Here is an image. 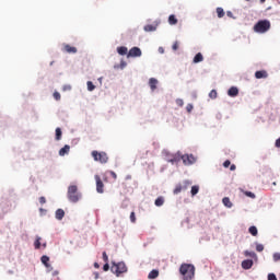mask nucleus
<instances>
[{"label": "nucleus", "instance_id": "1", "mask_svg": "<svg viewBox=\"0 0 280 280\" xmlns=\"http://www.w3.org/2000/svg\"><path fill=\"white\" fill-rule=\"evenodd\" d=\"M179 272L184 280H192L196 277V267L191 264H182Z\"/></svg>", "mask_w": 280, "mask_h": 280}, {"label": "nucleus", "instance_id": "2", "mask_svg": "<svg viewBox=\"0 0 280 280\" xmlns=\"http://www.w3.org/2000/svg\"><path fill=\"white\" fill-rule=\"evenodd\" d=\"M270 30V21L260 20L254 25V32L257 34H266Z\"/></svg>", "mask_w": 280, "mask_h": 280}, {"label": "nucleus", "instance_id": "3", "mask_svg": "<svg viewBox=\"0 0 280 280\" xmlns=\"http://www.w3.org/2000/svg\"><path fill=\"white\" fill-rule=\"evenodd\" d=\"M81 198L80 192H78V186L71 185L68 187V199L70 202H78Z\"/></svg>", "mask_w": 280, "mask_h": 280}, {"label": "nucleus", "instance_id": "4", "mask_svg": "<svg viewBox=\"0 0 280 280\" xmlns=\"http://www.w3.org/2000/svg\"><path fill=\"white\" fill-rule=\"evenodd\" d=\"M92 158L97 163L106 164L108 163V154L104 151H92Z\"/></svg>", "mask_w": 280, "mask_h": 280}, {"label": "nucleus", "instance_id": "5", "mask_svg": "<svg viewBox=\"0 0 280 280\" xmlns=\"http://www.w3.org/2000/svg\"><path fill=\"white\" fill-rule=\"evenodd\" d=\"M112 272H114L116 277H119L120 275H124V272H128V267H126L125 262L114 264L112 266Z\"/></svg>", "mask_w": 280, "mask_h": 280}, {"label": "nucleus", "instance_id": "6", "mask_svg": "<svg viewBox=\"0 0 280 280\" xmlns=\"http://www.w3.org/2000/svg\"><path fill=\"white\" fill-rule=\"evenodd\" d=\"M142 51L139 47H132L127 54V58H141Z\"/></svg>", "mask_w": 280, "mask_h": 280}, {"label": "nucleus", "instance_id": "7", "mask_svg": "<svg viewBox=\"0 0 280 280\" xmlns=\"http://www.w3.org/2000/svg\"><path fill=\"white\" fill-rule=\"evenodd\" d=\"M182 161L184 165H194L196 163V156L194 154H184L182 155Z\"/></svg>", "mask_w": 280, "mask_h": 280}, {"label": "nucleus", "instance_id": "8", "mask_svg": "<svg viewBox=\"0 0 280 280\" xmlns=\"http://www.w3.org/2000/svg\"><path fill=\"white\" fill-rule=\"evenodd\" d=\"M94 178L96 180V191L97 194H102L104 191V182H102L100 175H95Z\"/></svg>", "mask_w": 280, "mask_h": 280}, {"label": "nucleus", "instance_id": "9", "mask_svg": "<svg viewBox=\"0 0 280 280\" xmlns=\"http://www.w3.org/2000/svg\"><path fill=\"white\" fill-rule=\"evenodd\" d=\"M62 51H65L66 54H78V48L69 44H63Z\"/></svg>", "mask_w": 280, "mask_h": 280}, {"label": "nucleus", "instance_id": "10", "mask_svg": "<svg viewBox=\"0 0 280 280\" xmlns=\"http://www.w3.org/2000/svg\"><path fill=\"white\" fill-rule=\"evenodd\" d=\"M255 78L257 80L266 79L268 78V72L266 70H259L255 72Z\"/></svg>", "mask_w": 280, "mask_h": 280}, {"label": "nucleus", "instance_id": "11", "mask_svg": "<svg viewBox=\"0 0 280 280\" xmlns=\"http://www.w3.org/2000/svg\"><path fill=\"white\" fill-rule=\"evenodd\" d=\"M228 95L230 97H237V95H240V90L235 86H232V88L229 89Z\"/></svg>", "mask_w": 280, "mask_h": 280}, {"label": "nucleus", "instance_id": "12", "mask_svg": "<svg viewBox=\"0 0 280 280\" xmlns=\"http://www.w3.org/2000/svg\"><path fill=\"white\" fill-rule=\"evenodd\" d=\"M180 161H183V154H180V152H177L175 155H173V158L170 160V163L174 164V163H180Z\"/></svg>", "mask_w": 280, "mask_h": 280}, {"label": "nucleus", "instance_id": "13", "mask_svg": "<svg viewBox=\"0 0 280 280\" xmlns=\"http://www.w3.org/2000/svg\"><path fill=\"white\" fill-rule=\"evenodd\" d=\"M242 268L244 270H250V268H253V260H250V259L243 260Z\"/></svg>", "mask_w": 280, "mask_h": 280}, {"label": "nucleus", "instance_id": "14", "mask_svg": "<svg viewBox=\"0 0 280 280\" xmlns=\"http://www.w3.org/2000/svg\"><path fill=\"white\" fill-rule=\"evenodd\" d=\"M159 84V80L151 78L149 80V86L151 89V91H156V85Z\"/></svg>", "mask_w": 280, "mask_h": 280}, {"label": "nucleus", "instance_id": "15", "mask_svg": "<svg viewBox=\"0 0 280 280\" xmlns=\"http://www.w3.org/2000/svg\"><path fill=\"white\" fill-rule=\"evenodd\" d=\"M70 150L71 147H69V144H66L63 148L59 150V156H65V154H69Z\"/></svg>", "mask_w": 280, "mask_h": 280}, {"label": "nucleus", "instance_id": "16", "mask_svg": "<svg viewBox=\"0 0 280 280\" xmlns=\"http://www.w3.org/2000/svg\"><path fill=\"white\" fill-rule=\"evenodd\" d=\"M202 60H205V57L202 56L201 52H198V54L194 57L192 62H194L195 65H198V62H202Z\"/></svg>", "mask_w": 280, "mask_h": 280}, {"label": "nucleus", "instance_id": "17", "mask_svg": "<svg viewBox=\"0 0 280 280\" xmlns=\"http://www.w3.org/2000/svg\"><path fill=\"white\" fill-rule=\"evenodd\" d=\"M40 261H42V264H44V266L46 268H50L51 267V265H49V256H47V255L42 256Z\"/></svg>", "mask_w": 280, "mask_h": 280}, {"label": "nucleus", "instance_id": "18", "mask_svg": "<svg viewBox=\"0 0 280 280\" xmlns=\"http://www.w3.org/2000/svg\"><path fill=\"white\" fill-rule=\"evenodd\" d=\"M117 51H118L119 56H126V55H128V47L120 46L117 48Z\"/></svg>", "mask_w": 280, "mask_h": 280}, {"label": "nucleus", "instance_id": "19", "mask_svg": "<svg viewBox=\"0 0 280 280\" xmlns=\"http://www.w3.org/2000/svg\"><path fill=\"white\" fill-rule=\"evenodd\" d=\"M222 202H223L224 207H228V209H231V207H233V202H231V199L229 197H224L222 199Z\"/></svg>", "mask_w": 280, "mask_h": 280}, {"label": "nucleus", "instance_id": "20", "mask_svg": "<svg viewBox=\"0 0 280 280\" xmlns=\"http://www.w3.org/2000/svg\"><path fill=\"white\" fill-rule=\"evenodd\" d=\"M248 233H250V235H253L254 237H257V235H258V230H257V226H255V225H252V226H249V229H248Z\"/></svg>", "mask_w": 280, "mask_h": 280}, {"label": "nucleus", "instance_id": "21", "mask_svg": "<svg viewBox=\"0 0 280 280\" xmlns=\"http://www.w3.org/2000/svg\"><path fill=\"white\" fill-rule=\"evenodd\" d=\"M183 189H187V186L183 187V185H176L175 189L173 190V194L178 195Z\"/></svg>", "mask_w": 280, "mask_h": 280}, {"label": "nucleus", "instance_id": "22", "mask_svg": "<svg viewBox=\"0 0 280 280\" xmlns=\"http://www.w3.org/2000/svg\"><path fill=\"white\" fill-rule=\"evenodd\" d=\"M165 205V199L163 197H158L155 199V207H163Z\"/></svg>", "mask_w": 280, "mask_h": 280}, {"label": "nucleus", "instance_id": "23", "mask_svg": "<svg viewBox=\"0 0 280 280\" xmlns=\"http://www.w3.org/2000/svg\"><path fill=\"white\" fill-rule=\"evenodd\" d=\"M62 218H65V210L57 209V211H56V219L57 220H62Z\"/></svg>", "mask_w": 280, "mask_h": 280}, {"label": "nucleus", "instance_id": "24", "mask_svg": "<svg viewBox=\"0 0 280 280\" xmlns=\"http://www.w3.org/2000/svg\"><path fill=\"white\" fill-rule=\"evenodd\" d=\"M168 23H170V25H176V23H178V19H176V15H174V14L170 15Z\"/></svg>", "mask_w": 280, "mask_h": 280}, {"label": "nucleus", "instance_id": "25", "mask_svg": "<svg viewBox=\"0 0 280 280\" xmlns=\"http://www.w3.org/2000/svg\"><path fill=\"white\" fill-rule=\"evenodd\" d=\"M159 277V270L153 269L152 271H150L148 279H156Z\"/></svg>", "mask_w": 280, "mask_h": 280}, {"label": "nucleus", "instance_id": "26", "mask_svg": "<svg viewBox=\"0 0 280 280\" xmlns=\"http://www.w3.org/2000/svg\"><path fill=\"white\" fill-rule=\"evenodd\" d=\"M62 139V130L60 127L56 128V141H60Z\"/></svg>", "mask_w": 280, "mask_h": 280}, {"label": "nucleus", "instance_id": "27", "mask_svg": "<svg viewBox=\"0 0 280 280\" xmlns=\"http://www.w3.org/2000/svg\"><path fill=\"white\" fill-rule=\"evenodd\" d=\"M155 31H156V26L152 24H148L144 26V32H155Z\"/></svg>", "mask_w": 280, "mask_h": 280}, {"label": "nucleus", "instance_id": "28", "mask_svg": "<svg viewBox=\"0 0 280 280\" xmlns=\"http://www.w3.org/2000/svg\"><path fill=\"white\" fill-rule=\"evenodd\" d=\"M217 14H218V18L219 19H223V16H224V9H222V8H217Z\"/></svg>", "mask_w": 280, "mask_h": 280}, {"label": "nucleus", "instance_id": "29", "mask_svg": "<svg viewBox=\"0 0 280 280\" xmlns=\"http://www.w3.org/2000/svg\"><path fill=\"white\" fill-rule=\"evenodd\" d=\"M244 255L245 257H252V258L257 257V254H255V252H249V250H245Z\"/></svg>", "mask_w": 280, "mask_h": 280}, {"label": "nucleus", "instance_id": "30", "mask_svg": "<svg viewBox=\"0 0 280 280\" xmlns=\"http://www.w3.org/2000/svg\"><path fill=\"white\" fill-rule=\"evenodd\" d=\"M209 97L211 100H215V97H218V91L211 90V92L209 93Z\"/></svg>", "mask_w": 280, "mask_h": 280}, {"label": "nucleus", "instance_id": "31", "mask_svg": "<svg viewBox=\"0 0 280 280\" xmlns=\"http://www.w3.org/2000/svg\"><path fill=\"white\" fill-rule=\"evenodd\" d=\"M198 191H200V187L198 186H192L191 187V196H196V194H198Z\"/></svg>", "mask_w": 280, "mask_h": 280}, {"label": "nucleus", "instance_id": "32", "mask_svg": "<svg viewBox=\"0 0 280 280\" xmlns=\"http://www.w3.org/2000/svg\"><path fill=\"white\" fill-rule=\"evenodd\" d=\"M88 91H95V84H93L91 81H88Z\"/></svg>", "mask_w": 280, "mask_h": 280}, {"label": "nucleus", "instance_id": "33", "mask_svg": "<svg viewBox=\"0 0 280 280\" xmlns=\"http://www.w3.org/2000/svg\"><path fill=\"white\" fill-rule=\"evenodd\" d=\"M34 246L36 249L40 248V236H37L35 243H34Z\"/></svg>", "mask_w": 280, "mask_h": 280}, {"label": "nucleus", "instance_id": "34", "mask_svg": "<svg viewBox=\"0 0 280 280\" xmlns=\"http://www.w3.org/2000/svg\"><path fill=\"white\" fill-rule=\"evenodd\" d=\"M175 102H176V104H177L180 108H183V106H185V102H184L182 98H177Z\"/></svg>", "mask_w": 280, "mask_h": 280}, {"label": "nucleus", "instance_id": "35", "mask_svg": "<svg viewBox=\"0 0 280 280\" xmlns=\"http://www.w3.org/2000/svg\"><path fill=\"white\" fill-rule=\"evenodd\" d=\"M130 222H132V224H135V222H137V215L135 214V212L130 213Z\"/></svg>", "mask_w": 280, "mask_h": 280}, {"label": "nucleus", "instance_id": "36", "mask_svg": "<svg viewBox=\"0 0 280 280\" xmlns=\"http://www.w3.org/2000/svg\"><path fill=\"white\" fill-rule=\"evenodd\" d=\"M256 250H257V253H262V250H264V245H262V244H257V245H256Z\"/></svg>", "mask_w": 280, "mask_h": 280}, {"label": "nucleus", "instance_id": "37", "mask_svg": "<svg viewBox=\"0 0 280 280\" xmlns=\"http://www.w3.org/2000/svg\"><path fill=\"white\" fill-rule=\"evenodd\" d=\"M244 195L247 196V198H255V194L252 191H244Z\"/></svg>", "mask_w": 280, "mask_h": 280}, {"label": "nucleus", "instance_id": "38", "mask_svg": "<svg viewBox=\"0 0 280 280\" xmlns=\"http://www.w3.org/2000/svg\"><path fill=\"white\" fill-rule=\"evenodd\" d=\"M273 261H280V253L273 254Z\"/></svg>", "mask_w": 280, "mask_h": 280}, {"label": "nucleus", "instance_id": "39", "mask_svg": "<svg viewBox=\"0 0 280 280\" xmlns=\"http://www.w3.org/2000/svg\"><path fill=\"white\" fill-rule=\"evenodd\" d=\"M178 47H179L178 42H175V43L173 44V46H172L173 51H177Z\"/></svg>", "mask_w": 280, "mask_h": 280}, {"label": "nucleus", "instance_id": "40", "mask_svg": "<svg viewBox=\"0 0 280 280\" xmlns=\"http://www.w3.org/2000/svg\"><path fill=\"white\" fill-rule=\"evenodd\" d=\"M186 110H187V113H191V112L194 110V105L188 104V105L186 106Z\"/></svg>", "mask_w": 280, "mask_h": 280}, {"label": "nucleus", "instance_id": "41", "mask_svg": "<svg viewBox=\"0 0 280 280\" xmlns=\"http://www.w3.org/2000/svg\"><path fill=\"white\" fill-rule=\"evenodd\" d=\"M103 260L105 264H108V254H106V252H103Z\"/></svg>", "mask_w": 280, "mask_h": 280}, {"label": "nucleus", "instance_id": "42", "mask_svg": "<svg viewBox=\"0 0 280 280\" xmlns=\"http://www.w3.org/2000/svg\"><path fill=\"white\" fill-rule=\"evenodd\" d=\"M103 270H104V272H108V270H110V266L108 265V262H106V264L103 266Z\"/></svg>", "mask_w": 280, "mask_h": 280}, {"label": "nucleus", "instance_id": "43", "mask_svg": "<svg viewBox=\"0 0 280 280\" xmlns=\"http://www.w3.org/2000/svg\"><path fill=\"white\" fill-rule=\"evenodd\" d=\"M268 280H277V275H275V273H269V275H268Z\"/></svg>", "mask_w": 280, "mask_h": 280}, {"label": "nucleus", "instance_id": "44", "mask_svg": "<svg viewBox=\"0 0 280 280\" xmlns=\"http://www.w3.org/2000/svg\"><path fill=\"white\" fill-rule=\"evenodd\" d=\"M60 94L58 93V92H54V98L57 101V102H59V100H60Z\"/></svg>", "mask_w": 280, "mask_h": 280}, {"label": "nucleus", "instance_id": "45", "mask_svg": "<svg viewBox=\"0 0 280 280\" xmlns=\"http://www.w3.org/2000/svg\"><path fill=\"white\" fill-rule=\"evenodd\" d=\"M223 167H231V161L230 160H226L224 163H223Z\"/></svg>", "mask_w": 280, "mask_h": 280}, {"label": "nucleus", "instance_id": "46", "mask_svg": "<svg viewBox=\"0 0 280 280\" xmlns=\"http://www.w3.org/2000/svg\"><path fill=\"white\" fill-rule=\"evenodd\" d=\"M110 176L114 178V180H117V173L114 171H109Z\"/></svg>", "mask_w": 280, "mask_h": 280}, {"label": "nucleus", "instance_id": "47", "mask_svg": "<svg viewBox=\"0 0 280 280\" xmlns=\"http://www.w3.org/2000/svg\"><path fill=\"white\" fill-rule=\"evenodd\" d=\"M47 202V199L45 197L39 198V205H45Z\"/></svg>", "mask_w": 280, "mask_h": 280}, {"label": "nucleus", "instance_id": "48", "mask_svg": "<svg viewBox=\"0 0 280 280\" xmlns=\"http://www.w3.org/2000/svg\"><path fill=\"white\" fill-rule=\"evenodd\" d=\"M235 170H237V166H235V164H232V165L230 166V171H231V172H235Z\"/></svg>", "mask_w": 280, "mask_h": 280}, {"label": "nucleus", "instance_id": "49", "mask_svg": "<svg viewBox=\"0 0 280 280\" xmlns=\"http://www.w3.org/2000/svg\"><path fill=\"white\" fill-rule=\"evenodd\" d=\"M63 91H71V85H63Z\"/></svg>", "mask_w": 280, "mask_h": 280}, {"label": "nucleus", "instance_id": "50", "mask_svg": "<svg viewBox=\"0 0 280 280\" xmlns=\"http://www.w3.org/2000/svg\"><path fill=\"white\" fill-rule=\"evenodd\" d=\"M126 65H127L126 61H121L120 62V69H125Z\"/></svg>", "mask_w": 280, "mask_h": 280}, {"label": "nucleus", "instance_id": "51", "mask_svg": "<svg viewBox=\"0 0 280 280\" xmlns=\"http://www.w3.org/2000/svg\"><path fill=\"white\" fill-rule=\"evenodd\" d=\"M228 16H233V13L231 11H228Z\"/></svg>", "mask_w": 280, "mask_h": 280}, {"label": "nucleus", "instance_id": "52", "mask_svg": "<svg viewBox=\"0 0 280 280\" xmlns=\"http://www.w3.org/2000/svg\"><path fill=\"white\" fill-rule=\"evenodd\" d=\"M94 268H100V264L94 262Z\"/></svg>", "mask_w": 280, "mask_h": 280}, {"label": "nucleus", "instance_id": "53", "mask_svg": "<svg viewBox=\"0 0 280 280\" xmlns=\"http://www.w3.org/2000/svg\"><path fill=\"white\" fill-rule=\"evenodd\" d=\"M260 3H266V0H260Z\"/></svg>", "mask_w": 280, "mask_h": 280}, {"label": "nucleus", "instance_id": "54", "mask_svg": "<svg viewBox=\"0 0 280 280\" xmlns=\"http://www.w3.org/2000/svg\"><path fill=\"white\" fill-rule=\"evenodd\" d=\"M186 185H189V182H185Z\"/></svg>", "mask_w": 280, "mask_h": 280}, {"label": "nucleus", "instance_id": "55", "mask_svg": "<svg viewBox=\"0 0 280 280\" xmlns=\"http://www.w3.org/2000/svg\"><path fill=\"white\" fill-rule=\"evenodd\" d=\"M47 246V244H44V247Z\"/></svg>", "mask_w": 280, "mask_h": 280}, {"label": "nucleus", "instance_id": "56", "mask_svg": "<svg viewBox=\"0 0 280 280\" xmlns=\"http://www.w3.org/2000/svg\"><path fill=\"white\" fill-rule=\"evenodd\" d=\"M246 1H250V0H246Z\"/></svg>", "mask_w": 280, "mask_h": 280}]
</instances>
